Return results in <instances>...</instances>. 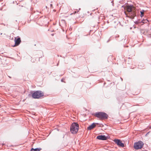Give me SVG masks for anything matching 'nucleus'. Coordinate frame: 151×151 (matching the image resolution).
I'll use <instances>...</instances> for the list:
<instances>
[{
  "instance_id": "nucleus-12",
  "label": "nucleus",
  "mask_w": 151,
  "mask_h": 151,
  "mask_svg": "<svg viewBox=\"0 0 151 151\" xmlns=\"http://www.w3.org/2000/svg\"><path fill=\"white\" fill-rule=\"evenodd\" d=\"M76 13V12L75 11L74 12V13L73 14H75Z\"/></svg>"
},
{
  "instance_id": "nucleus-5",
  "label": "nucleus",
  "mask_w": 151,
  "mask_h": 151,
  "mask_svg": "<svg viewBox=\"0 0 151 151\" xmlns=\"http://www.w3.org/2000/svg\"><path fill=\"white\" fill-rule=\"evenodd\" d=\"M144 145L142 142L141 141H139L138 142L135 143L134 144V147L136 150L142 148Z\"/></svg>"
},
{
  "instance_id": "nucleus-7",
  "label": "nucleus",
  "mask_w": 151,
  "mask_h": 151,
  "mask_svg": "<svg viewBox=\"0 0 151 151\" xmlns=\"http://www.w3.org/2000/svg\"><path fill=\"white\" fill-rule=\"evenodd\" d=\"M14 41L15 42V44L14 46H16L18 45L21 42L20 38L18 37L17 39V38L15 37Z\"/></svg>"
},
{
  "instance_id": "nucleus-8",
  "label": "nucleus",
  "mask_w": 151,
  "mask_h": 151,
  "mask_svg": "<svg viewBox=\"0 0 151 151\" xmlns=\"http://www.w3.org/2000/svg\"><path fill=\"white\" fill-rule=\"evenodd\" d=\"M97 138L99 139L102 140H106L107 139V137L105 135H99L97 137Z\"/></svg>"
},
{
  "instance_id": "nucleus-11",
  "label": "nucleus",
  "mask_w": 151,
  "mask_h": 151,
  "mask_svg": "<svg viewBox=\"0 0 151 151\" xmlns=\"http://www.w3.org/2000/svg\"><path fill=\"white\" fill-rule=\"evenodd\" d=\"M145 11L144 10H142V11H140V17H142L144 16V13Z\"/></svg>"
},
{
  "instance_id": "nucleus-4",
  "label": "nucleus",
  "mask_w": 151,
  "mask_h": 151,
  "mask_svg": "<svg viewBox=\"0 0 151 151\" xmlns=\"http://www.w3.org/2000/svg\"><path fill=\"white\" fill-rule=\"evenodd\" d=\"M44 93L41 91H37L34 92L32 95V97L34 99H39L43 96Z\"/></svg>"
},
{
  "instance_id": "nucleus-9",
  "label": "nucleus",
  "mask_w": 151,
  "mask_h": 151,
  "mask_svg": "<svg viewBox=\"0 0 151 151\" xmlns=\"http://www.w3.org/2000/svg\"><path fill=\"white\" fill-rule=\"evenodd\" d=\"M96 126L95 124L93 123L88 127V129L89 130H91L94 128L96 127Z\"/></svg>"
},
{
  "instance_id": "nucleus-2",
  "label": "nucleus",
  "mask_w": 151,
  "mask_h": 151,
  "mask_svg": "<svg viewBox=\"0 0 151 151\" xmlns=\"http://www.w3.org/2000/svg\"><path fill=\"white\" fill-rule=\"evenodd\" d=\"M94 115L100 119H107L108 116L106 113L103 112H98L95 114Z\"/></svg>"
},
{
  "instance_id": "nucleus-10",
  "label": "nucleus",
  "mask_w": 151,
  "mask_h": 151,
  "mask_svg": "<svg viewBox=\"0 0 151 151\" xmlns=\"http://www.w3.org/2000/svg\"><path fill=\"white\" fill-rule=\"evenodd\" d=\"M42 150V148H37L36 149L32 148L31 149V151H40Z\"/></svg>"
},
{
  "instance_id": "nucleus-1",
  "label": "nucleus",
  "mask_w": 151,
  "mask_h": 151,
  "mask_svg": "<svg viewBox=\"0 0 151 151\" xmlns=\"http://www.w3.org/2000/svg\"><path fill=\"white\" fill-rule=\"evenodd\" d=\"M124 12L127 17L133 19L136 15L135 8L132 5H127L124 6Z\"/></svg>"
},
{
  "instance_id": "nucleus-6",
  "label": "nucleus",
  "mask_w": 151,
  "mask_h": 151,
  "mask_svg": "<svg viewBox=\"0 0 151 151\" xmlns=\"http://www.w3.org/2000/svg\"><path fill=\"white\" fill-rule=\"evenodd\" d=\"M114 142L119 147H123L124 145L122 141L119 139H115L114 140Z\"/></svg>"
},
{
  "instance_id": "nucleus-3",
  "label": "nucleus",
  "mask_w": 151,
  "mask_h": 151,
  "mask_svg": "<svg viewBox=\"0 0 151 151\" xmlns=\"http://www.w3.org/2000/svg\"><path fill=\"white\" fill-rule=\"evenodd\" d=\"M79 129V125L76 123H73L70 127V131L73 134H75L78 132Z\"/></svg>"
}]
</instances>
